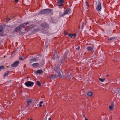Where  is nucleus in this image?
<instances>
[{"mask_svg":"<svg viewBox=\"0 0 120 120\" xmlns=\"http://www.w3.org/2000/svg\"><path fill=\"white\" fill-rule=\"evenodd\" d=\"M68 50H66V51L65 54L64 55L63 57L62 58L61 60L59 61L58 62V64L56 67H52V69H54V71L55 72L57 73L58 75V76L59 77H61V75L60 72V69L59 68V67L60 65L61 64L66 62L68 60V58L67 56L68 55Z\"/></svg>","mask_w":120,"mask_h":120,"instance_id":"f257e3e1","label":"nucleus"},{"mask_svg":"<svg viewBox=\"0 0 120 120\" xmlns=\"http://www.w3.org/2000/svg\"><path fill=\"white\" fill-rule=\"evenodd\" d=\"M52 11L51 10L49 9H44L41 10L40 13L42 14H48L50 13Z\"/></svg>","mask_w":120,"mask_h":120,"instance_id":"f03ea898","label":"nucleus"},{"mask_svg":"<svg viewBox=\"0 0 120 120\" xmlns=\"http://www.w3.org/2000/svg\"><path fill=\"white\" fill-rule=\"evenodd\" d=\"M71 12V10L69 8L66 9L65 11L63 12L61 15V16H63L66 14H69Z\"/></svg>","mask_w":120,"mask_h":120,"instance_id":"7ed1b4c3","label":"nucleus"},{"mask_svg":"<svg viewBox=\"0 0 120 120\" xmlns=\"http://www.w3.org/2000/svg\"><path fill=\"white\" fill-rule=\"evenodd\" d=\"M24 84L27 87H32L34 85V83L30 81H28L25 83Z\"/></svg>","mask_w":120,"mask_h":120,"instance_id":"20e7f679","label":"nucleus"},{"mask_svg":"<svg viewBox=\"0 0 120 120\" xmlns=\"http://www.w3.org/2000/svg\"><path fill=\"white\" fill-rule=\"evenodd\" d=\"M115 92L117 94L116 95L118 99H120V88H117L115 91Z\"/></svg>","mask_w":120,"mask_h":120,"instance_id":"39448f33","label":"nucleus"},{"mask_svg":"<svg viewBox=\"0 0 120 120\" xmlns=\"http://www.w3.org/2000/svg\"><path fill=\"white\" fill-rule=\"evenodd\" d=\"M29 23L26 22L21 24L18 26L20 28L21 30L25 26L28 24Z\"/></svg>","mask_w":120,"mask_h":120,"instance_id":"423d86ee","label":"nucleus"},{"mask_svg":"<svg viewBox=\"0 0 120 120\" xmlns=\"http://www.w3.org/2000/svg\"><path fill=\"white\" fill-rule=\"evenodd\" d=\"M102 9V7L101 3H99L98 4V5L96 7V10L98 11H101Z\"/></svg>","mask_w":120,"mask_h":120,"instance_id":"0eeeda50","label":"nucleus"},{"mask_svg":"<svg viewBox=\"0 0 120 120\" xmlns=\"http://www.w3.org/2000/svg\"><path fill=\"white\" fill-rule=\"evenodd\" d=\"M19 63V61H16L12 64L11 66L14 67H16L18 65Z\"/></svg>","mask_w":120,"mask_h":120,"instance_id":"6e6552de","label":"nucleus"},{"mask_svg":"<svg viewBox=\"0 0 120 120\" xmlns=\"http://www.w3.org/2000/svg\"><path fill=\"white\" fill-rule=\"evenodd\" d=\"M3 27L2 25L0 26V35H2L3 34Z\"/></svg>","mask_w":120,"mask_h":120,"instance_id":"1a4fd4ad","label":"nucleus"},{"mask_svg":"<svg viewBox=\"0 0 120 120\" xmlns=\"http://www.w3.org/2000/svg\"><path fill=\"white\" fill-rule=\"evenodd\" d=\"M39 65V63H36L32 64V65L34 67L37 68L38 67Z\"/></svg>","mask_w":120,"mask_h":120,"instance_id":"9d476101","label":"nucleus"},{"mask_svg":"<svg viewBox=\"0 0 120 120\" xmlns=\"http://www.w3.org/2000/svg\"><path fill=\"white\" fill-rule=\"evenodd\" d=\"M114 107V105L113 102H111V105L109 106V108L110 110H112L113 109Z\"/></svg>","mask_w":120,"mask_h":120,"instance_id":"9b49d317","label":"nucleus"},{"mask_svg":"<svg viewBox=\"0 0 120 120\" xmlns=\"http://www.w3.org/2000/svg\"><path fill=\"white\" fill-rule=\"evenodd\" d=\"M41 26L42 27L44 28H47L49 26L45 22L41 24Z\"/></svg>","mask_w":120,"mask_h":120,"instance_id":"f8f14e48","label":"nucleus"},{"mask_svg":"<svg viewBox=\"0 0 120 120\" xmlns=\"http://www.w3.org/2000/svg\"><path fill=\"white\" fill-rule=\"evenodd\" d=\"M26 101L28 104V105L27 106H28L29 104L32 102V99H26Z\"/></svg>","mask_w":120,"mask_h":120,"instance_id":"ddd939ff","label":"nucleus"},{"mask_svg":"<svg viewBox=\"0 0 120 120\" xmlns=\"http://www.w3.org/2000/svg\"><path fill=\"white\" fill-rule=\"evenodd\" d=\"M58 77V75H57L56 74L52 75L50 76V77L51 79H53L55 78Z\"/></svg>","mask_w":120,"mask_h":120,"instance_id":"4468645a","label":"nucleus"},{"mask_svg":"<svg viewBox=\"0 0 120 120\" xmlns=\"http://www.w3.org/2000/svg\"><path fill=\"white\" fill-rule=\"evenodd\" d=\"M68 35L71 38H72L73 37H75L76 36V34H71L69 33L68 34Z\"/></svg>","mask_w":120,"mask_h":120,"instance_id":"2eb2a0df","label":"nucleus"},{"mask_svg":"<svg viewBox=\"0 0 120 120\" xmlns=\"http://www.w3.org/2000/svg\"><path fill=\"white\" fill-rule=\"evenodd\" d=\"M19 111H22L24 110L25 109L23 106H22L21 105H19Z\"/></svg>","mask_w":120,"mask_h":120,"instance_id":"dca6fc26","label":"nucleus"},{"mask_svg":"<svg viewBox=\"0 0 120 120\" xmlns=\"http://www.w3.org/2000/svg\"><path fill=\"white\" fill-rule=\"evenodd\" d=\"M93 49V47L91 46L88 47L86 48L87 50L88 51H92V50Z\"/></svg>","mask_w":120,"mask_h":120,"instance_id":"f3484780","label":"nucleus"},{"mask_svg":"<svg viewBox=\"0 0 120 120\" xmlns=\"http://www.w3.org/2000/svg\"><path fill=\"white\" fill-rule=\"evenodd\" d=\"M43 71L41 70H38L35 71V73L37 74L42 73Z\"/></svg>","mask_w":120,"mask_h":120,"instance_id":"a211bd4d","label":"nucleus"},{"mask_svg":"<svg viewBox=\"0 0 120 120\" xmlns=\"http://www.w3.org/2000/svg\"><path fill=\"white\" fill-rule=\"evenodd\" d=\"M37 59L36 58H33L30 61V63H32L33 62H36V60Z\"/></svg>","mask_w":120,"mask_h":120,"instance_id":"6ab92c4d","label":"nucleus"},{"mask_svg":"<svg viewBox=\"0 0 120 120\" xmlns=\"http://www.w3.org/2000/svg\"><path fill=\"white\" fill-rule=\"evenodd\" d=\"M21 30L20 28L18 26L15 28V31L16 32H18L20 31Z\"/></svg>","mask_w":120,"mask_h":120,"instance_id":"aec40b11","label":"nucleus"},{"mask_svg":"<svg viewBox=\"0 0 120 120\" xmlns=\"http://www.w3.org/2000/svg\"><path fill=\"white\" fill-rule=\"evenodd\" d=\"M92 94V93L90 91L88 92L87 93V95L89 96H91Z\"/></svg>","mask_w":120,"mask_h":120,"instance_id":"412c9836","label":"nucleus"},{"mask_svg":"<svg viewBox=\"0 0 120 120\" xmlns=\"http://www.w3.org/2000/svg\"><path fill=\"white\" fill-rule=\"evenodd\" d=\"M9 74V72L8 71H7V72L5 73L4 75V78H5V77L7 76Z\"/></svg>","mask_w":120,"mask_h":120,"instance_id":"4be33fe9","label":"nucleus"},{"mask_svg":"<svg viewBox=\"0 0 120 120\" xmlns=\"http://www.w3.org/2000/svg\"><path fill=\"white\" fill-rule=\"evenodd\" d=\"M64 2L63 0H59L58 1L57 3L58 4H60Z\"/></svg>","mask_w":120,"mask_h":120,"instance_id":"5701e85b","label":"nucleus"},{"mask_svg":"<svg viewBox=\"0 0 120 120\" xmlns=\"http://www.w3.org/2000/svg\"><path fill=\"white\" fill-rule=\"evenodd\" d=\"M54 57L53 58V59H58L59 58V56L58 55H56V54L55 53L54 54Z\"/></svg>","mask_w":120,"mask_h":120,"instance_id":"b1692460","label":"nucleus"},{"mask_svg":"<svg viewBox=\"0 0 120 120\" xmlns=\"http://www.w3.org/2000/svg\"><path fill=\"white\" fill-rule=\"evenodd\" d=\"M36 83L38 86H41V84L40 83V81H37L36 82Z\"/></svg>","mask_w":120,"mask_h":120,"instance_id":"393cba45","label":"nucleus"},{"mask_svg":"<svg viewBox=\"0 0 120 120\" xmlns=\"http://www.w3.org/2000/svg\"><path fill=\"white\" fill-rule=\"evenodd\" d=\"M43 103V102L42 101H41L39 103L38 105L40 107H41L42 106V104Z\"/></svg>","mask_w":120,"mask_h":120,"instance_id":"a878e982","label":"nucleus"},{"mask_svg":"<svg viewBox=\"0 0 120 120\" xmlns=\"http://www.w3.org/2000/svg\"><path fill=\"white\" fill-rule=\"evenodd\" d=\"M100 1V0H95V2H96V4H99V3H101Z\"/></svg>","mask_w":120,"mask_h":120,"instance_id":"bb28decb","label":"nucleus"},{"mask_svg":"<svg viewBox=\"0 0 120 120\" xmlns=\"http://www.w3.org/2000/svg\"><path fill=\"white\" fill-rule=\"evenodd\" d=\"M99 80L100 81H101L102 82H103L105 80V79H102L101 78H100L99 79Z\"/></svg>","mask_w":120,"mask_h":120,"instance_id":"cd10ccee","label":"nucleus"},{"mask_svg":"<svg viewBox=\"0 0 120 120\" xmlns=\"http://www.w3.org/2000/svg\"><path fill=\"white\" fill-rule=\"evenodd\" d=\"M84 27V23L82 22V29Z\"/></svg>","mask_w":120,"mask_h":120,"instance_id":"c85d7f7f","label":"nucleus"},{"mask_svg":"<svg viewBox=\"0 0 120 120\" xmlns=\"http://www.w3.org/2000/svg\"><path fill=\"white\" fill-rule=\"evenodd\" d=\"M34 27L33 26H30V28L29 29V30H30L31 29V28H32Z\"/></svg>","mask_w":120,"mask_h":120,"instance_id":"c756f323","label":"nucleus"},{"mask_svg":"<svg viewBox=\"0 0 120 120\" xmlns=\"http://www.w3.org/2000/svg\"><path fill=\"white\" fill-rule=\"evenodd\" d=\"M10 20V18H8L6 20V22H8Z\"/></svg>","mask_w":120,"mask_h":120,"instance_id":"7c9ffc66","label":"nucleus"},{"mask_svg":"<svg viewBox=\"0 0 120 120\" xmlns=\"http://www.w3.org/2000/svg\"><path fill=\"white\" fill-rule=\"evenodd\" d=\"M86 6L87 7H89V6L88 5V2H86Z\"/></svg>","mask_w":120,"mask_h":120,"instance_id":"2f4dec72","label":"nucleus"},{"mask_svg":"<svg viewBox=\"0 0 120 120\" xmlns=\"http://www.w3.org/2000/svg\"><path fill=\"white\" fill-rule=\"evenodd\" d=\"M64 34L65 35H67V34H68V32H66V31H64Z\"/></svg>","mask_w":120,"mask_h":120,"instance_id":"473e14b6","label":"nucleus"},{"mask_svg":"<svg viewBox=\"0 0 120 120\" xmlns=\"http://www.w3.org/2000/svg\"><path fill=\"white\" fill-rule=\"evenodd\" d=\"M44 62V60L43 59L42 60V62L41 63V64H43Z\"/></svg>","mask_w":120,"mask_h":120,"instance_id":"72a5a7b5","label":"nucleus"},{"mask_svg":"<svg viewBox=\"0 0 120 120\" xmlns=\"http://www.w3.org/2000/svg\"><path fill=\"white\" fill-rule=\"evenodd\" d=\"M4 67V66H2L0 67V69H2Z\"/></svg>","mask_w":120,"mask_h":120,"instance_id":"f704fd0d","label":"nucleus"},{"mask_svg":"<svg viewBox=\"0 0 120 120\" xmlns=\"http://www.w3.org/2000/svg\"><path fill=\"white\" fill-rule=\"evenodd\" d=\"M14 1L16 3H17L18 2V0H14Z\"/></svg>","mask_w":120,"mask_h":120,"instance_id":"c9c22d12","label":"nucleus"},{"mask_svg":"<svg viewBox=\"0 0 120 120\" xmlns=\"http://www.w3.org/2000/svg\"><path fill=\"white\" fill-rule=\"evenodd\" d=\"M63 5V4H61L60 5H59L58 6L59 7H61Z\"/></svg>","mask_w":120,"mask_h":120,"instance_id":"e433bc0d","label":"nucleus"},{"mask_svg":"<svg viewBox=\"0 0 120 120\" xmlns=\"http://www.w3.org/2000/svg\"><path fill=\"white\" fill-rule=\"evenodd\" d=\"M80 47L79 46H78L77 48H76V49H77L78 50H79V49H80Z\"/></svg>","mask_w":120,"mask_h":120,"instance_id":"4c0bfd02","label":"nucleus"},{"mask_svg":"<svg viewBox=\"0 0 120 120\" xmlns=\"http://www.w3.org/2000/svg\"><path fill=\"white\" fill-rule=\"evenodd\" d=\"M113 39V38H110L109 39V40H111L112 39Z\"/></svg>","mask_w":120,"mask_h":120,"instance_id":"58836bf2","label":"nucleus"},{"mask_svg":"<svg viewBox=\"0 0 120 120\" xmlns=\"http://www.w3.org/2000/svg\"><path fill=\"white\" fill-rule=\"evenodd\" d=\"M48 120H51V118H49L48 119Z\"/></svg>","mask_w":120,"mask_h":120,"instance_id":"ea45409f","label":"nucleus"},{"mask_svg":"<svg viewBox=\"0 0 120 120\" xmlns=\"http://www.w3.org/2000/svg\"><path fill=\"white\" fill-rule=\"evenodd\" d=\"M85 120H88L87 118H85Z\"/></svg>","mask_w":120,"mask_h":120,"instance_id":"a19ab883","label":"nucleus"},{"mask_svg":"<svg viewBox=\"0 0 120 120\" xmlns=\"http://www.w3.org/2000/svg\"><path fill=\"white\" fill-rule=\"evenodd\" d=\"M109 76V75H106V76H107V77H108Z\"/></svg>","mask_w":120,"mask_h":120,"instance_id":"79ce46f5","label":"nucleus"},{"mask_svg":"<svg viewBox=\"0 0 120 120\" xmlns=\"http://www.w3.org/2000/svg\"><path fill=\"white\" fill-rule=\"evenodd\" d=\"M30 120H34L32 119H31Z\"/></svg>","mask_w":120,"mask_h":120,"instance_id":"37998d69","label":"nucleus"},{"mask_svg":"<svg viewBox=\"0 0 120 120\" xmlns=\"http://www.w3.org/2000/svg\"><path fill=\"white\" fill-rule=\"evenodd\" d=\"M46 47H47V46H47L46 45Z\"/></svg>","mask_w":120,"mask_h":120,"instance_id":"c03bdc74","label":"nucleus"},{"mask_svg":"<svg viewBox=\"0 0 120 120\" xmlns=\"http://www.w3.org/2000/svg\"><path fill=\"white\" fill-rule=\"evenodd\" d=\"M5 56H4V57H5Z\"/></svg>","mask_w":120,"mask_h":120,"instance_id":"a18cd8bd","label":"nucleus"}]
</instances>
